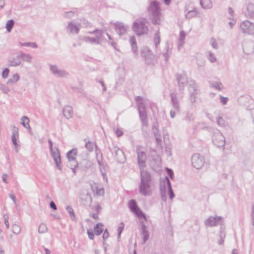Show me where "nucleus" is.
Returning a JSON list of instances; mask_svg holds the SVG:
<instances>
[{"label":"nucleus","mask_w":254,"mask_h":254,"mask_svg":"<svg viewBox=\"0 0 254 254\" xmlns=\"http://www.w3.org/2000/svg\"><path fill=\"white\" fill-rule=\"evenodd\" d=\"M82 41L85 43H90L91 44L98 45L97 40L95 37H90L89 36H85L82 38Z\"/></svg>","instance_id":"obj_38"},{"label":"nucleus","mask_w":254,"mask_h":254,"mask_svg":"<svg viewBox=\"0 0 254 254\" xmlns=\"http://www.w3.org/2000/svg\"><path fill=\"white\" fill-rule=\"evenodd\" d=\"M20 54L16 57H12L8 59V64L9 66L16 67L21 64Z\"/></svg>","instance_id":"obj_22"},{"label":"nucleus","mask_w":254,"mask_h":254,"mask_svg":"<svg viewBox=\"0 0 254 254\" xmlns=\"http://www.w3.org/2000/svg\"><path fill=\"white\" fill-rule=\"evenodd\" d=\"M63 114L64 116L67 119H69L72 117L73 112L72 108L71 106H67L63 109Z\"/></svg>","instance_id":"obj_24"},{"label":"nucleus","mask_w":254,"mask_h":254,"mask_svg":"<svg viewBox=\"0 0 254 254\" xmlns=\"http://www.w3.org/2000/svg\"><path fill=\"white\" fill-rule=\"evenodd\" d=\"M172 52V48L169 47V43L167 42L164 50L162 52V55L165 58V60L167 61L170 57Z\"/></svg>","instance_id":"obj_26"},{"label":"nucleus","mask_w":254,"mask_h":254,"mask_svg":"<svg viewBox=\"0 0 254 254\" xmlns=\"http://www.w3.org/2000/svg\"><path fill=\"white\" fill-rule=\"evenodd\" d=\"M196 90H197L196 85H195V89L194 91H193L192 90V89H191V92H190V100L192 104L195 103L196 101Z\"/></svg>","instance_id":"obj_43"},{"label":"nucleus","mask_w":254,"mask_h":254,"mask_svg":"<svg viewBox=\"0 0 254 254\" xmlns=\"http://www.w3.org/2000/svg\"><path fill=\"white\" fill-rule=\"evenodd\" d=\"M167 180H169L168 177H165L164 178H162L160 181V192H166V186L163 185V183H167L168 186V183L166 182Z\"/></svg>","instance_id":"obj_36"},{"label":"nucleus","mask_w":254,"mask_h":254,"mask_svg":"<svg viewBox=\"0 0 254 254\" xmlns=\"http://www.w3.org/2000/svg\"><path fill=\"white\" fill-rule=\"evenodd\" d=\"M96 193L97 195L102 196L104 193V190L102 187H96Z\"/></svg>","instance_id":"obj_55"},{"label":"nucleus","mask_w":254,"mask_h":254,"mask_svg":"<svg viewBox=\"0 0 254 254\" xmlns=\"http://www.w3.org/2000/svg\"><path fill=\"white\" fill-rule=\"evenodd\" d=\"M95 144L91 141H87L85 144V148L90 152H91L93 150L94 146Z\"/></svg>","instance_id":"obj_49"},{"label":"nucleus","mask_w":254,"mask_h":254,"mask_svg":"<svg viewBox=\"0 0 254 254\" xmlns=\"http://www.w3.org/2000/svg\"><path fill=\"white\" fill-rule=\"evenodd\" d=\"M204 157L200 154H194L191 157L192 165L196 169H200L204 164Z\"/></svg>","instance_id":"obj_12"},{"label":"nucleus","mask_w":254,"mask_h":254,"mask_svg":"<svg viewBox=\"0 0 254 254\" xmlns=\"http://www.w3.org/2000/svg\"><path fill=\"white\" fill-rule=\"evenodd\" d=\"M14 25V21L12 19L8 20L6 24V29L8 32H10Z\"/></svg>","instance_id":"obj_50"},{"label":"nucleus","mask_w":254,"mask_h":254,"mask_svg":"<svg viewBox=\"0 0 254 254\" xmlns=\"http://www.w3.org/2000/svg\"><path fill=\"white\" fill-rule=\"evenodd\" d=\"M115 28L116 32L120 36L126 35L129 30L128 25L121 22H116Z\"/></svg>","instance_id":"obj_16"},{"label":"nucleus","mask_w":254,"mask_h":254,"mask_svg":"<svg viewBox=\"0 0 254 254\" xmlns=\"http://www.w3.org/2000/svg\"><path fill=\"white\" fill-rule=\"evenodd\" d=\"M228 13L230 16L228 17L229 19H231L234 18V11L231 7H229L228 8Z\"/></svg>","instance_id":"obj_61"},{"label":"nucleus","mask_w":254,"mask_h":254,"mask_svg":"<svg viewBox=\"0 0 254 254\" xmlns=\"http://www.w3.org/2000/svg\"><path fill=\"white\" fill-rule=\"evenodd\" d=\"M109 149L118 162L123 163L125 161V156L122 150L117 146H113L112 148H109Z\"/></svg>","instance_id":"obj_13"},{"label":"nucleus","mask_w":254,"mask_h":254,"mask_svg":"<svg viewBox=\"0 0 254 254\" xmlns=\"http://www.w3.org/2000/svg\"><path fill=\"white\" fill-rule=\"evenodd\" d=\"M78 165V163L76 159H73L72 161L68 160L67 166L72 170L74 174H75V169Z\"/></svg>","instance_id":"obj_33"},{"label":"nucleus","mask_w":254,"mask_h":254,"mask_svg":"<svg viewBox=\"0 0 254 254\" xmlns=\"http://www.w3.org/2000/svg\"><path fill=\"white\" fill-rule=\"evenodd\" d=\"M4 221V224L7 229L9 228V222H8V219L9 217L8 215L7 214H4L3 216Z\"/></svg>","instance_id":"obj_59"},{"label":"nucleus","mask_w":254,"mask_h":254,"mask_svg":"<svg viewBox=\"0 0 254 254\" xmlns=\"http://www.w3.org/2000/svg\"><path fill=\"white\" fill-rule=\"evenodd\" d=\"M129 42L131 46L132 52L136 55H138L137 46L136 42V39L134 36L130 37Z\"/></svg>","instance_id":"obj_28"},{"label":"nucleus","mask_w":254,"mask_h":254,"mask_svg":"<svg viewBox=\"0 0 254 254\" xmlns=\"http://www.w3.org/2000/svg\"><path fill=\"white\" fill-rule=\"evenodd\" d=\"M77 150L76 149H72V150L69 151L67 153V157L68 160H71L73 159H75V156L77 155Z\"/></svg>","instance_id":"obj_37"},{"label":"nucleus","mask_w":254,"mask_h":254,"mask_svg":"<svg viewBox=\"0 0 254 254\" xmlns=\"http://www.w3.org/2000/svg\"><path fill=\"white\" fill-rule=\"evenodd\" d=\"M210 86L218 90H221L222 88V85L220 82H216L211 83Z\"/></svg>","instance_id":"obj_53"},{"label":"nucleus","mask_w":254,"mask_h":254,"mask_svg":"<svg viewBox=\"0 0 254 254\" xmlns=\"http://www.w3.org/2000/svg\"><path fill=\"white\" fill-rule=\"evenodd\" d=\"M213 142L218 147H223L225 144V138L219 131L215 132L213 135Z\"/></svg>","instance_id":"obj_15"},{"label":"nucleus","mask_w":254,"mask_h":254,"mask_svg":"<svg viewBox=\"0 0 254 254\" xmlns=\"http://www.w3.org/2000/svg\"><path fill=\"white\" fill-rule=\"evenodd\" d=\"M239 28L243 34L254 35V23L248 20H245L240 23Z\"/></svg>","instance_id":"obj_8"},{"label":"nucleus","mask_w":254,"mask_h":254,"mask_svg":"<svg viewBox=\"0 0 254 254\" xmlns=\"http://www.w3.org/2000/svg\"><path fill=\"white\" fill-rule=\"evenodd\" d=\"M135 101L142 127H146L148 126V121L146 112V105L149 103V101L148 99L140 96L136 97Z\"/></svg>","instance_id":"obj_2"},{"label":"nucleus","mask_w":254,"mask_h":254,"mask_svg":"<svg viewBox=\"0 0 254 254\" xmlns=\"http://www.w3.org/2000/svg\"><path fill=\"white\" fill-rule=\"evenodd\" d=\"M161 38L159 35V33L158 31L156 32L154 34V38H153V42L154 47L155 48V51L156 52L158 51V46L160 43Z\"/></svg>","instance_id":"obj_30"},{"label":"nucleus","mask_w":254,"mask_h":254,"mask_svg":"<svg viewBox=\"0 0 254 254\" xmlns=\"http://www.w3.org/2000/svg\"><path fill=\"white\" fill-rule=\"evenodd\" d=\"M9 69L8 68H4L1 73V77L3 79L6 78L9 75Z\"/></svg>","instance_id":"obj_57"},{"label":"nucleus","mask_w":254,"mask_h":254,"mask_svg":"<svg viewBox=\"0 0 254 254\" xmlns=\"http://www.w3.org/2000/svg\"><path fill=\"white\" fill-rule=\"evenodd\" d=\"M66 210L68 212L69 216L72 220H74L75 219V215L74 214L73 209L69 206H67L66 207Z\"/></svg>","instance_id":"obj_51"},{"label":"nucleus","mask_w":254,"mask_h":254,"mask_svg":"<svg viewBox=\"0 0 254 254\" xmlns=\"http://www.w3.org/2000/svg\"><path fill=\"white\" fill-rule=\"evenodd\" d=\"M19 133L17 127H14L12 130L11 140L16 152H18L19 145L17 143V139L18 138Z\"/></svg>","instance_id":"obj_18"},{"label":"nucleus","mask_w":254,"mask_h":254,"mask_svg":"<svg viewBox=\"0 0 254 254\" xmlns=\"http://www.w3.org/2000/svg\"><path fill=\"white\" fill-rule=\"evenodd\" d=\"M0 90L4 94H7L10 91L9 88L3 83H0Z\"/></svg>","instance_id":"obj_54"},{"label":"nucleus","mask_w":254,"mask_h":254,"mask_svg":"<svg viewBox=\"0 0 254 254\" xmlns=\"http://www.w3.org/2000/svg\"><path fill=\"white\" fill-rule=\"evenodd\" d=\"M132 212H133L139 218H143L144 219L146 220L145 215L142 213V211L139 207L134 210Z\"/></svg>","instance_id":"obj_44"},{"label":"nucleus","mask_w":254,"mask_h":254,"mask_svg":"<svg viewBox=\"0 0 254 254\" xmlns=\"http://www.w3.org/2000/svg\"><path fill=\"white\" fill-rule=\"evenodd\" d=\"M220 101L222 105H226L228 101V98L220 95Z\"/></svg>","instance_id":"obj_60"},{"label":"nucleus","mask_w":254,"mask_h":254,"mask_svg":"<svg viewBox=\"0 0 254 254\" xmlns=\"http://www.w3.org/2000/svg\"><path fill=\"white\" fill-rule=\"evenodd\" d=\"M124 228V224L123 223H121L117 229L118 231V239L120 238L121 233Z\"/></svg>","instance_id":"obj_56"},{"label":"nucleus","mask_w":254,"mask_h":254,"mask_svg":"<svg viewBox=\"0 0 254 254\" xmlns=\"http://www.w3.org/2000/svg\"><path fill=\"white\" fill-rule=\"evenodd\" d=\"M20 79V76L18 73L13 74L11 77L6 81V84L10 85L16 83Z\"/></svg>","instance_id":"obj_25"},{"label":"nucleus","mask_w":254,"mask_h":254,"mask_svg":"<svg viewBox=\"0 0 254 254\" xmlns=\"http://www.w3.org/2000/svg\"><path fill=\"white\" fill-rule=\"evenodd\" d=\"M29 119L26 116H23L21 118V124L27 129H30L31 127L29 125Z\"/></svg>","instance_id":"obj_35"},{"label":"nucleus","mask_w":254,"mask_h":254,"mask_svg":"<svg viewBox=\"0 0 254 254\" xmlns=\"http://www.w3.org/2000/svg\"><path fill=\"white\" fill-rule=\"evenodd\" d=\"M81 203L84 205H90L92 202L91 195L86 189H82L79 194Z\"/></svg>","instance_id":"obj_14"},{"label":"nucleus","mask_w":254,"mask_h":254,"mask_svg":"<svg viewBox=\"0 0 254 254\" xmlns=\"http://www.w3.org/2000/svg\"><path fill=\"white\" fill-rule=\"evenodd\" d=\"M166 182L168 183V189L169 191V196L171 199H172L175 197V194L173 192L171 183L169 180H166Z\"/></svg>","instance_id":"obj_39"},{"label":"nucleus","mask_w":254,"mask_h":254,"mask_svg":"<svg viewBox=\"0 0 254 254\" xmlns=\"http://www.w3.org/2000/svg\"><path fill=\"white\" fill-rule=\"evenodd\" d=\"M210 44L211 45V46L213 47V48L215 49H217L218 48V45L213 38H211L210 40Z\"/></svg>","instance_id":"obj_58"},{"label":"nucleus","mask_w":254,"mask_h":254,"mask_svg":"<svg viewBox=\"0 0 254 254\" xmlns=\"http://www.w3.org/2000/svg\"><path fill=\"white\" fill-rule=\"evenodd\" d=\"M38 231L39 234L46 233L48 231L47 225L44 223H41L39 226Z\"/></svg>","instance_id":"obj_42"},{"label":"nucleus","mask_w":254,"mask_h":254,"mask_svg":"<svg viewBox=\"0 0 254 254\" xmlns=\"http://www.w3.org/2000/svg\"><path fill=\"white\" fill-rule=\"evenodd\" d=\"M89 33L95 35V38L97 40L98 44H100L105 39L104 37V31L102 30L96 29L93 31L89 32Z\"/></svg>","instance_id":"obj_19"},{"label":"nucleus","mask_w":254,"mask_h":254,"mask_svg":"<svg viewBox=\"0 0 254 254\" xmlns=\"http://www.w3.org/2000/svg\"><path fill=\"white\" fill-rule=\"evenodd\" d=\"M200 3L204 9H210L212 7L211 0H200Z\"/></svg>","instance_id":"obj_32"},{"label":"nucleus","mask_w":254,"mask_h":254,"mask_svg":"<svg viewBox=\"0 0 254 254\" xmlns=\"http://www.w3.org/2000/svg\"><path fill=\"white\" fill-rule=\"evenodd\" d=\"M153 131L154 135L155 137L156 142L158 145H161L162 142L161 134L159 133L158 129L156 128L154 126L153 127Z\"/></svg>","instance_id":"obj_31"},{"label":"nucleus","mask_w":254,"mask_h":254,"mask_svg":"<svg viewBox=\"0 0 254 254\" xmlns=\"http://www.w3.org/2000/svg\"><path fill=\"white\" fill-rule=\"evenodd\" d=\"M245 16L249 18H254V4L249 3L247 6V8L244 11Z\"/></svg>","instance_id":"obj_21"},{"label":"nucleus","mask_w":254,"mask_h":254,"mask_svg":"<svg viewBox=\"0 0 254 254\" xmlns=\"http://www.w3.org/2000/svg\"><path fill=\"white\" fill-rule=\"evenodd\" d=\"M140 173V183L138 187L139 192L144 196H150L153 192V188L151 185V175L145 170H141Z\"/></svg>","instance_id":"obj_1"},{"label":"nucleus","mask_w":254,"mask_h":254,"mask_svg":"<svg viewBox=\"0 0 254 254\" xmlns=\"http://www.w3.org/2000/svg\"><path fill=\"white\" fill-rule=\"evenodd\" d=\"M48 143L51 156L53 158L58 169L61 170V160L60 151L57 146H53V143L51 140L49 139Z\"/></svg>","instance_id":"obj_7"},{"label":"nucleus","mask_w":254,"mask_h":254,"mask_svg":"<svg viewBox=\"0 0 254 254\" xmlns=\"http://www.w3.org/2000/svg\"><path fill=\"white\" fill-rule=\"evenodd\" d=\"M186 34L184 31H181L179 34V37L178 41V49L180 50L183 47L185 44V38Z\"/></svg>","instance_id":"obj_23"},{"label":"nucleus","mask_w":254,"mask_h":254,"mask_svg":"<svg viewBox=\"0 0 254 254\" xmlns=\"http://www.w3.org/2000/svg\"><path fill=\"white\" fill-rule=\"evenodd\" d=\"M177 79L179 85V89L181 93H183L185 85L187 83L189 85V90L190 92H191V88L194 91L196 85L195 81L191 79H189L186 74H178L177 76Z\"/></svg>","instance_id":"obj_5"},{"label":"nucleus","mask_w":254,"mask_h":254,"mask_svg":"<svg viewBox=\"0 0 254 254\" xmlns=\"http://www.w3.org/2000/svg\"><path fill=\"white\" fill-rule=\"evenodd\" d=\"M149 23L144 18L136 19L132 25V29L137 36L146 35L148 33Z\"/></svg>","instance_id":"obj_3"},{"label":"nucleus","mask_w":254,"mask_h":254,"mask_svg":"<svg viewBox=\"0 0 254 254\" xmlns=\"http://www.w3.org/2000/svg\"><path fill=\"white\" fill-rule=\"evenodd\" d=\"M80 24H77L73 21L68 23L66 27L67 31L71 34H78L79 31Z\"/></svg>","instance_id":"obj_17"},{"label":"nucleus","mask_w":254,"mask_h":254,"mask_svg":"<svg viewBox=\"0 0 254 254\" xmlns=\"http://www.w3.org/2000/svg\"><path fill=\"white\" fill-rule=\"evenodd\" d=\"M76 12V9H74L72 11L64 12L63 14V16L66 18H71L73 16L74 13Z\"/></svg>","instance_id":"obj_47"},{"label":"nucleus","mask_w":254,"mask_h":254,"mask_svg":"<svg viewBox=\"0 0 254 254\" xmlns=\"http://www.w3.org/2000/svg\"><path fill=\"white\" fill-rule=\"evenodd\" d=\"M226 236V233L222 228H221L219 233V237L220 239L218 241L219 244L222 245L223 244L224 242V239Z\"/></svg>","instance_id":"obj_41"},{"label":"nucleus","mask_w":254,"mask_h":254,"mask_svg":"<svg viewBox=\"0 0 254 254\" xmlns=\"http://www.w3.org/2000/svg\"><path fill=\"white\" fill-rule=\"evenodd\" d=\"M231 21H230L228 23V25L231 29H232L233 28V26L236 24V19L234 18H232L230 19Z\"/></svg>","instance_id":"obj_64"},{"label":"nucleus","mask_w":254,"mask_h":254,"mask_svg":"<svg viewBox=\"0 0 254 254\" xmlns=\"http://www.w3.org/2000/svg\"><path fill=\"white\" fill-rule=\"evenodd\" d=\"M217 123L220 126H223L224 125V121L223 118L220 117L217 118Z\"/></svg>","instance_id":"obj_62"},{"label":"nucleus","mask_w":254,"mask_h":254,"mask_svg":"<svg viewBox=\"0 0 254 254\" xmlns=\"http://www.w3.org/2000/svg\"><path fill=\"white\" fill-rule=\"evenodd\" d=\"M223 218L221 216H209L204 221V223L207 227H215L218 225H222L223 223Z\"/></svg>","instance_id":"obj_11"},{"label":"nucleus","mask_w":254,"mask_h":254,"mask_svg":"<svg viewBox=\"0 0 254 254\" xmlns=\"http://www.w3.org/2000/svg\"><path fill=\"white\" fill-rule=\"evenodd\" d=\"M12 231L14 234L18 235L20 233L21 228L17 224H13L12 226Z\"/></svg>","instance_id":"obj_48"},{"label":"nucleus","mask_w":254,"mask_h":254,"mask_svg":"<svg viewBox=\"0 0 254 254\" xmlns=\"http://www.w3.org/2000/svg\"><path fill=\"white\" fill-rule=\"evenodd\" d=\"M128 207L130 208V210L133 212L136 209H137L138 207L136 204V202L135 200L131 199L128 202Z\"/></svg>","instance_id":"obj_40"},{"label":"nucleus","mask_w":254,"mask_h":254,"mask_svg":"<svg viewBox=\"0 0 254 254\" xmlns=\"http://www.w3.org/2000/svg\"><path fill=\"white\" fill-rule=\"evenodd\" d=\"M98 164H99V167H100L99 169H100V172H101L102 175L103 176L104 179L106 181H107V178L106 177V169L105 168H103L102 167L101 162L100 161L98 160Z\"/></svg>","instance_id":"obj_52"},{"label":"nucleus","mask_w":254,"mask_h":254,"mask_svg":"<svg viewBox=\"0 0 254 254\" xmlns=\"http://www.w3.org/2000/svg\"><path fill=\"white\" fill-rule=\"evenodd\" d=\"M48 66L51 73L57 77L66 78L69 76L67 70L60 68L57 64H50Z\"/></svg>","instance_id":"obj_6"},{"label":"nucleus","mask_w":254,"mask_h":254,"mask_svg":"<svg viewBox=\"0 0 254 254\" xmlns=\"http://www.w3.org/2000/svg\"><path fill=\"white\" fill-rule=\"evenodd\" d=\"M207 58L208 60L212 63H214L217 61V59L214 54L211 51H208L207 52Z\"/></svg>","instance_id":"obj_45"},{"label":"nucleus","mask_w":254,"mask_h":254,"mask_svg":"<svg viewBox=\"0 0 254 254\" xmlns=\"http://www.w3.org/2000/svg\"><path fill=\"white\" fill-rule=\"evenodd\" d=\"M20 58L22 59V61L31 64L32 63V56L29 54H26L22 52L19 53Z\"/></svg>","instance_id":"obj_29"},{"label":"nucleus","mask_w":254,"mask_h":254,"mask_svg":"<svg viewBox=\"0 0 254 254\" xmlns=\"http://www.w3.org/2000/svg\"><path fill=\"white\" fill-rule=\"evenodd\" d=\"M171 104L173 110H171L170 115L171 118H174L176 116L177 112H179L180 110V105L176 93H172L170 94Z\"/></svg>","instance_id":"obj_10"},{"label":"nucleus","mask_w":254,"mask_h":254,"mask_svg":"<svg viewBox=\"0 0 254 254\" xmlns=\"http://www.w3.org/2000/svg\"><path fill=\"white\" fill-rule=\"evenodd\" d=\"M141 54L146 60L152 59L154 58V56L152 51L147 47L145 46L142 47Z\"/></svg>","instance_id":"obj_20"},{"label":"nucleus","mask_w":254,"mask_h":254,"mask_svg":"<svg viewBox=\"0 0 254 254\" xmlns=\"http://www.w3.org/2000/svg\"><path fill=\"white\" fill-rule=\"evenodd\" d=\"M148 11L152 23L159 24L160 23V9L159 2L156 0L151 2L148 7Z\"/></svg>","instance_id":"obj_4"},{"label":"nucleus","mask_w":254,"mask_h":254,"mask_svg":"<svg viewBox=\"0 0 254 254\" xmlns=\"http://www.w3.org/2000/svg\"><path fill=\"white\" fill-rule=\"evenodd\" d=\"M136 154L137 155V162L140 173L141 170H144L143 168L145 167L146 155L145 149L140 146H137L136 147Z\"/></svg>","instance_id":"obj_9"},{"label":"nucleus","mask_w":254,"mask_h":254,"mask_svg":"<svg viewBox=\"0 0 254 254\" xmlns=\"http://www.w3.org/2000/svg\"><path fill=\"white\" fill-rule=\"evenodd\" d=\"M141 232L143 237V244H144L148 240L149 237L148 232L144 224L141 225Z\"/></svg>","instance_id":"obj_27"},{"label":"nucleus","mask_w":254,"mask_h":254,"mask_svg":"<svg viewBox=\"0 0 254 254\" xmlns=\"http://www.w3.org/2000/svg\"><path fill=\"white\" fill-rule=\"evenodd\" d=\"M197 13V12L196 9L195 8H193L192 10H190L188 12V13L186 14V17L187 18L190 19L195 16Z\"/></svg>","instance_id":"obj_46"},{"label":"nucleus","mask_w":254,"mask_h":254,"mask_svg":"<svg viewBox=\"0 0 254 254\" xmlns=\"http://www.w3.org/2000/svg\"><path fill=\"white\" fill-rule=\"evenodd\" d=\"M94 229L95 234L97 236L100 235L104 231V225L99 223L96 225Z\"/></svg>","instance_id":"obj_34"},{"label":"nucleus","mask_w":254,"mask_h":254,"mask_svg":"<svg viewBox=\"0 0 254 254\" xmlns=\"http://www.w3.org/2000/svg\"><path fill=\"white\" fill-rule=\"evenodd\" d=\"M93 209L97 213H100L102 207L99 204H96L94 207H93Z\"/></svg>","instance_id":"obj_63"}]
</instances>
